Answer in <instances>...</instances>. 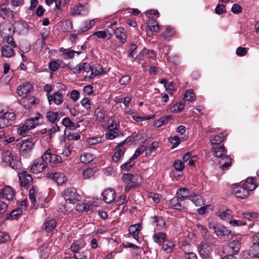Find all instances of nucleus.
Instances as JSON below:
<instances>
[{
    "label": "nucleus",
    "instance_id": "1",
    "mask_svg": "<svg viewBox=\"0 0 259 259\" xmlns=\"http://www.w3.org/2000/svg\"><path fill=\"white\" fill-rule=\"evenodd\" d=\"M32 90V85L28 82L19 85L17 87V93L19 97H22L21 99L18 100V102L20 104H23L25 108H28L29 104H37L35 98L30 95Z\"/></svg>",
    "mask_w": 259,
    "mask_h": 259
},
{
    "label": "nucleus",
    "instance_id": "2",
    "mask_svg": "<svg viewBox=\"0 0 259 259\" xmlns=\"http://www.w3.org/2000/svg\"><path fill=\"white\" fill-rule=\"evenodd\" d=\"M256 186L253 178H248L245 181L241 182L234 189V193L237 197L244 199L249 195V192L254 190Z\"/></svg>",
    "mask_w": 259,
    "mask_h": 259
},
{
    "label": "nucleus",
    "instance_id": "3",
    "mask_svg": "<svg viewBox=\"0 0 259 259\" xmlns=\"http://www.w3.org/2000/svg\"><path fill=\"white\" fill-rule=\"evenodd\" d=\"M14 33V28L10 23L3 22L0 24V35L3 37L4 41H6L12 47L16 48L17 45L15 44L13 37Z\"/></svg>",
    "mask_w": 259,
    "mask_h": 259
},
{
    "label": "nucleus",
    "instance_id": "4",
    "mask_svg": "<svg viewBox=\"0 0 259 259\" xmlns=\"http://www.w3.org/2000/svg\"><path fill=\"white\" fill-rule=\"evenodd\" d=\"M2 160L9 164V165L14 170L20 169L22 166L21 162L19 158L9 151H4L2 154Z\"/></svg>",
    "mask_w": 259,
    "mask_h": 259
},
{
    "label": "nucleus",
    "instance_id": "5",
    "mask_svg": "<svg viewBox=\"0 0 259 259\" xmlns=\"http://www.w3.org/2000/svg\"><path fill=\"white\" fill-rule=\"evenodd\" d=\"M122 181L127 185L124 187V191L128 192L131 189H136L140 186L138 182V176L137 175H133L130 173L123 174Z\"/></svg>",
    "mask_w": 259,
    "mask_h": 259
},
{
    "label": "nucleus",
    "instance_id": "6",
    "mask_svg": "<svg viewBox=\"0 0 259 259\" xmlns=\"http://www.w3.org/2000/svg\"><path fill=\"white\" fill-rule=\"evenodd\" d=\"M62 194L66 201H68L70 203H75L80 199V195L74 187H69L66 189Z\"/></svg>",
    "mask_w": 259,
    "mask_h": 259
},
{
    "label": "nucleus",
    "instance_id": "7",
    "mask_svg": "<svg viewBox=\"0 0 259 259\" xmlns=\"http://www.w3.org/2000/svg\"><path fill=\"white\" fill-rule=\"evenodd\" d=\"M16 116L14 112L6 111L0 115V129L7 127L14 123Z\"/></svg>",
    "mask_w": 259,
    "mask_h": 259
},
{
    "label": "nucleus",
    "instance_id": "8",
    "mask_svg": "<svg viewBox=\"0 0 259 259\" xmlns=\"http://www.w3.org/2000/svg\"><path fill=\"white\" fill-rule=\"evenodd\" d=\"M29 27L27 22L23 21H18L15 23L14 31L16 30L21 35H26L29 32Z\"/></svg>",
    "mask_w": 259,
    "mask_h": 259
},
{
    "label": "nucleus",
    "instance_id": "9",
    "mask_svg": "<svg viewBox=\"0 0 259 259\" xmlns=\"http://www.w3.org/2000/svg\"><path fill=\"white\" fill-rule=\"evenodd\" d=\"M19 179L21 186L26 188L30 186L32 182L31 176L25 171L19 173Z\"/></svg>",
    "mask_w": 259,
    "mask_h": 259
},
{
    "label": "nucleus",
    "instance_id": "10",
    "mask_svg": "<svg viewBox=\"0 0 259 259\" xmlns=\"http://www.w3.org/2000/svg\"><path fill=\"white\" fill-rule=\"evenodd\" d=\"M169 205L171 208L177 210L185 209L187 206L185 200L181 199L178 196L170 200Z\"/></svg>",
    "mask_w": 259,
    "mask_h": 259
},
{
    "label": "nucleus",
    "instance_id": "11",
    "mask_svg": "<svg viewBox=\"0 0 259 259\" xmlns=\"http://www.w3.org/2000/svg\"><path fill=\"white\" fill-rule=\"evenodd\" d=\"M200 255L204 258L208 256L211 251L210 244L207 242H202L198 247Z\"/></svg>",
    "mask_w": 259,
    "mask_h": 259
},
{
    "label": "nucleus",
    "instance_id": "12",
    "mask_svg": "<svg viewBox=\"0 0 259 259\" xmlns=\"http://www.w3.org/2000/svg\"><path fill=\"white\" fill-rule=\"evenodd\" d=\"M46 177L53 179L58 185L63 184L67 180L65 174L61 172L47 173Z\"/></svg>",
    "mask_w": 259,
    "mask_h": 259
},
{
    "label": "nucleus",
    "instance_id": "13",
    "mask_svg": "<svg viewBox=\"0 0 259 259\" xmlns=\"http://www.w3.org/2000/svg\"><path fill=\"white\" fill-rule=\"evenodd\" d=\"M103 200L107 203L113 202L116 197L115 191L114 189L109 188L105 190L102 194Z\"/></svg>",
    "mask_w": 259,
    "mask_h": 259
},
{
    "label": "nucleus",
    "instance_id": "14",
    "mask_svg": "<svg viewBox=\"0 0 259 259\" xmlns=\"http://www.w3.org/2000/svg\"><path fill=\"white\" fill-rule=\"evenodd\" d=\"M227 134L226 132H222L218 135L212 136L210 138V143L212 147L219 146L220 145H223L222 143L225 140V138L227 136Z\"/></svg>",
    "mask_w": 259,
    "mask_h": 259
},
{
    "label": "nucleus",
    "instance_id": "15",
    "mask_svg": "<svg viewBox=\"0 0 259 259\" xmlns=\"http://www.w3.org/2000/svg\"><path fill=\"white\" fill-rule=\"evenodd\" d=\"M85 243L83 240H79L73 242L71 245L70 249L74 253V254H82L80 250L84 248Z\"/></svg>",
    "mask_w": 259,
    "mask_h": 259
},
{
    "label": "nucleus",
    "instance_id": "16",
    "mask_svg": "<svg viewBox=\"0 0 259 259\" xmlns=\"http://www.w3.org/2000/svg\"><path fill=\"white\" fill-rule=\"evenodd\" d=\"M46 167V165L40 161V159L39 158L33 161L30 170L34 174H38L42 171Z\"/></svg>",
    "mask_w": 259,
    "mask_h": 259
},
{
    "label": "nucleus",
    "instance_id": "17",
    "mask_svg": "<svg viewBox=\"0 0 259 259\" xmlns=\"http://www.w3.org/2000/svg\"><path fill=\"white\" fill-rule=\"evenodd\" d=\"M151 223L154 229L157 230H160L165 225V222L161 217L154 216L151 218Z\"/></svg>",
    "mask_w": 259,
    "mask_h": 259
},
{
    "label": "nucleus",
    "instance_id": "18",
    "mask_svg": "<svg viewBox=\"0 0 259 259\" xmlns=\"http://www.w3.org/2000/svg\"><path fill=\"white\" fill-rule=\"evenodd\" d=\"M114 33L116 38L122 43L126 41L127 35L125 30L121 27H119L114 30Z\"/></svg>",
    "mask_w": 259,
    "mask_h": 259
},
{
    "label": "nucleus",
    "instance_id": "19",
    "mask_svg": "<svg viewBox=\"0 0 259 259\" xmlns=\"http://www.w3.org/2000/svg\"><path fill=\"white\" fill-rule=\"evenodd\" d=\"M219 165L221 169L224 170H227L232 165V159L229 155H225V156L220 158Z\"/></svg>",
    "mask_w": 259,
    "mask_h": 259
},
{
    "label": "nucleus",
    "instance_id": "20",
    "mask_svg": "<svg viewBox=\"0 0 259 259\" xmlns=\"http://www.w3.org/2000/svg\"><path fill=\"white\" fill-rule=\"evenodd\" d=\"M47 97L50 104L53 101L54 103L59 105L62 103L63 100V96L58 92L55 93L53 95L48 94Z\"/></svg>",
    "mask_w": 259,
    "mask_h": 259
},
{
    "label": "nucleus",
    "instance_id": "21",
    "mask_svg": "<svg viewBox=\"0 0 259 259\" xmlns=\"http://www.w3.org/2000/svg\"><path fill=\"white\" fill-rule=\"evenodd\" d=\"M212 151L213 155L220 158L227 155V150L225 149L224 145L212 147Z\"/></svg>",
    "mask_w": 259,
    "mask_h": 259
},
{
    "label": "nucleus",
    "instance_id": "22",
    "mask_svg": "<svg viewBox=\"0 0 259 259\" xmlns=\"http://www.w3.org/2000/svg\"><path fill=\"white\" fill-rule=\"evenodd\" d=\"M241 238H236L229 244V247L232 253L236 254L239 251L241 247Z\"/></svg>",
    "mask_w": 259,
    "mask_h": 259
},
{
    "label": "nucleus",
    "instance_id": "23",
    "mask_svg": "<svg viewBox=\"0 0 259 259\" xmlns=\"http://www.w3.org/2000/svg\"><path fill=\"white\" fill-rule=\"evenodd\" d=\"M142 226L140 224L131 225L128 228L129 233L137 240L139 237V232L142 230Z\"/></svg>",
    "mask_w": 259,
    "mask_h": 259
},
{
    "label": "nucleus",
    "instance_id": "24",
    "mask_svg": "<svg viewBox=\"0 0 259 259\" xmlns=\"http://www.w3.org/2000/svg\"><path fill=\"white\" fill-rule=\"evenodd\" d=\"M2 196L8 200L13 199L14 197V192L11 187L6 186L2 189Z\"/></svg>",
    "mask_w": 259,
    "mask_h": 259
},
{
    "label": "nucleus",
    "instance_id": "25",
    "mask_svg": "<svg viewBox=\"0 0 259 259\" xmlns=\"http://www.w3.org/2000/svg\"><path fill=\"white\" fill-rule=\"evenodd\" d=\"M0 17L4 19H10L14 18L13 11L10 9L0 6Z\"/></svg>",
    "mask_w": 259,
    "mask_h": 259
},
{
    "label": "nucleus",
    "instance_id": "26",
    "mask_svg": "<svg viewBox=\"0 0 259 259\" xmlns=\"http://www.w3.org/2000/svg\"><path fill=\"white\" fill-rule=\"evenodd\" d=\"M2 56L6 58H10L14 55V51L12 47L4 45L1 48Z\"/></svg>",
    "mask_w": 259,
    "mask_h": 259
},
{
    "label": "nucleus",
    "instance_id": "27",
    "mask_svg": "<svg viewBox=\"0 0 259 259\" xmlns=\"http://www.w3.org/2000/svg\"><path fill=\"white\" fill-rule=\"evenodd\" d=\"M87 11L85 10L84 6L82 4H79L73 7L71 11V15H85Z\"/></svg>",
    "mask_w": 259,
    "mask_h": 259
},
{
    "label": "nucleus",
    "instance_id": "28",
    "mask_svg": "<svg viewBox=\"0 0 259 259\" xmlns=\"http://www.w3.org/2000/svg\"><path fill=\"white\" fill-rule=\"evenodd\" d=\"M94 155L91 153L84 152L79 157L80 162L84 164H88L94 159Z\"/></svg>",
    "mask_w": 259,
    "mask_h": 259
},
{
    "label": "nucleus",
    "instance_id": "29",
    "mask_svg": "<svg viewBox=\"0 0 259 259\" xmlns=\"http://www.w3.org/2000/svg\"><path fill=\"white\" fill-rule=\"evenodd\" d=\"M192 194L190 193L189 189L185 187L179 189L177 192V196L184 200L187 198L190 199V196Z\"/></svg>",
    "mask_w": 259,
    "mask_h": 259
},
{
    "label": "nucleus",
    "instance_id": "30",
    "mask_svg": "<svg viewBox=\"0 0 259 259\" xmlns=\"http://www.w3.org/2000/svg\"><path fill=\"white\" fill-rule=\"evenodd\" d=\"M56 222L54 219H46L44 225L45 229L47 232L53 231L56 227Z\"/></svg>",
    "mask_w": 259,
    "mask_h": 259
},
{
    "label": "nucleus",
    "instance_id": "31",
    "mask_svg": "<svg viewBox=\"0 0 259 259\" xmlns=\"http://www.w3.org/2000/svg\"><path fill=\"white\" fill-rule=\"evenodd\" d=\"M215 233L218 236L221 237L229 235L231 231L224 226L218 225L215 228Z\"/></svg>",
    "mask_w": 259,
    "mask_h": 259
},
{
    "label": "nucleus",
    "instance_id": "32",
    "mask_svg": "<svg viewBox=\"0 0 259 259\" xmlns=\"http://www.w3.org/2000/svg\"><path fill=\"white\" fill-rule=\"evenodd\" d=\"M38 118L37 117L32 118H28L25 121L24 124H25V127H27V128L30 130L34 128L36 125H38Z\"/></svg>",
    "mask_w": 259,
    "mask_h": 259
},
{
    "label": "nucleus",
    "instance_id": "33",
    "mask_svg": "<svg viewBox=\"0 0 259 259\" xmlns=\"http://www.w3.org/2000/svg\"><path fill=\"white\" fill-rule=\"evenodd\" d=\"M218 215L222 220L230 222L233 217V212L230 209H226L225 211H219Z\"/></svg>",
    "mask_w": 259,
    "mask_h": 259
},
{
    "label": "nucleus",
    "instance_id": "34",
    "mask_svg": "<svg viewBox=\"0 0 259 259\" xmlns=\"http://www.w3.org/2000/svg\"><path fill=\"white\" fill-rule=\"evenodd\" d=\"M52 152L50 149L47 150L39 158L40 161L44 163L46 166H48V164L50 163L51 161Z\"/></svg>",
    "mask_w": 259,
    "mask_h": 259
},
{
    "label": "nucleus",
    "instance_id": "35",
    "mask_svg": "<svg viewBox=\"0 0 259 259\" xmlns=\"http://www.w3.org/2000/svg\"><path fill=\"white\" fill-rule=\"evenodd\" d=\"M103 71V67L100 65H96L94 67H92V72L89 77L90 79L93 78L97 75L102 74Z\"/></svg>",
    "mask_w": 259,
    "mask_h": 259
},
{
    "label": "nucleus",
    "instance_id": "36",
    "mask_svg": "<svg viewBox=\"0 0 259 259\" xmlns=\"http://www.w3.org/2000/svg\"><path fill=\"white\" fill-rule=\"evenodd\" d=\"M93 205L86 203L77 204L76 205V210L79 212H87L92 210Z\"/></svg>",
    "mask_w": 259,
    "mask_h": 259
},
{
    "label": "nucleus",
    "instance_id": "37",
    "mask_svg": "<svg viewBox=\"0 0 259 259\" xmlns=\"http://www.w3.org/2000/svg\"><path fill=\"white\" fill-rule=\"evenodd\" d=\"M93 35L100 38H107L108 39H111L112 37V33L108 29L96 31L93 33Z\"/></svg>",
    "mask_w": 259,
    "mask_h": 259
},
{
    "label": "nucleus",
    "instance_id": "38",
    "mask_svg": "<svg viewBox=\"0 0 259 259\" xmlns=\"http://www.w3.org/2000/svg\"><path fill=\"white\" fill-rule=\"evenodd\" d=\"M46 117L53 124L59 120V114L57 112L48 111L46 114Z\"/></svg>",
    "mask_w": 259,
    "mask_h": 259
},
{
    "label": "nucleus",
    "instance_id": "39",
    "mask_svg": "<svg viewBox=\"0 0 259 259\" xmlns=\"http://www.w3.org/2000/svg\"><path fill=\"white\" fill-rule=\"evenodd\" d=\"M166 238V234L162 232H159L157 233H155L153 237V240L157 243H163Z\"/></svg>",
    "mask_w": 259,
    "mask_h": 259
},
{
    "label": "nucleus",
    "instance_id": "40",
    "mask_svg": "<svg viewBox=\"0 0 259 259\" xmlns=\"http://www.w3.org/2000/svg\"><path fill=\"white\" fill-rule=\"evenodd\" d=\"M248 254L251 257H259V245L252 244L249 249Z\"/></svg>",
    "mask_w": 259,
    "mask_h": 259
},
{
    "label": "nucleus",
    "instance_id": "41",
    "mask_svg": "<svg viewBox=\"0 0 259 259\" xmlns=\"http://www.w3.org/2000/svg\"><path fill=\"white\" fill-rule=\"evenodd\" d=\"M124 152L125 148L124 147H121L115 151L112 156V160L115 162H117L121 157L124 155Z\"/></svg>",
    "mask_w": 259,
    "mask_h": 259
},
{
    "label": "nucleus",
    "instance_id": "42",
    "mask_svg": "<svg viewBox=\"0 0 259 259\" xmlns=\"http://www.w3.org/2000/svg\"><path fill=\"white\" fill-rule=\"evenodd\" d=\"M184 99L186 101H188L191 102H194L196 99V96L193 90L190 89L186 91L184 95Z\"/></svg>",
    "mask_w": 259,
    "mask_h": 259
},
{
    "label": "nucleus",
    "instance_id": "43",
    "mask_svg": "<svg viewBox=\"0 0 259 259\" xmlns=\"http://www.w3.org/2000/svg\"><path fill=\"white\" fill-rule=\"evenodd\" d=\"M189 199L191 200L196 206H200L202 202V197L196 194L190 195Z\"/></svg>",
    "mask_w": 259,
    "mask_h": 259
},
{
    "label": "nucleus",
    "instance_id": "44",
    "mask_svg": "<svg viewBox=\"0 0 259 259\" xmlns=\"http://www.w3.org/2000/svg\"><path fill=\"white\" fill-rule=\"evenodd\" d=\"M134 160L131 157L126 162L121 165V169L124 171L129 170L135 164V162L133 161Z\"/></svg>",
    "mask_w": 259,
    "mask_h": 259
},
{
    "label": "nucleus",
    "instance_id": "45",
    "mask_svg": "<svg viewBox=\"0 0 259 259\" xmlns=\"http://www.w3.org/2000/svg\"><path fill=\"white\" fill-rule=\"evenodd\" d=\"M22 210L21 208L13 210L11 213L8 214L7 219H11L12 220L16 219L17 217L22 214Z\"/></svg>",
    "mask_w": 259,
    "mask_h": 259
},
{
    "label": "nucleus",
    "instance_id": "46",
    "mask_svg": "<svg viewBox=\"0 0 259 259\" xmlns=\"http://www.w3.org/2000/svg\"><path fill=\"white\" fill-rule=\"evenodd\" d=\"M33 146V142L28 141H24L21 145V148L23 151H27L31 149Z\"/></svg>",
    "mask_w": 259,
    "mask_h": 259
},
{
    "label": "nucleus",
    "instance_id": "47",
    "mask_svg": "<svg viewBox=\"0 0 259 259\" xmlns=\"http://www.w3.org/2000/svg\"><path fill=\"white\" fill-rule=\"evenodd\" d=\"M168 141L172 145L171 147L172 149L177 147L181 142L180 137L177 136L169 137Z\"/></svg>",
    "mask_w": 259,
    "mask_h": 259
},
{
    "label": "nucleus",
    "instance_id": "48",
    "mask_svg": "<svg viewBox=\"0 0 259 259\" xmlns=\"http://www.w3.org/2000/svg\"><path fill=\"white\" fill-rule=\"evenodd\" d=\"M119 135L118 130H108L106 134L105 137L109 140H112Z\"/></svg>",
    "mask_w": 259,
    "mask_h": 259
},
{
    "label": "nucleus",
    "instance_id": "49",
    "mask_svg": "<svg viewBox=\"0 0 259 259\" xmlns=\"http://www.w3.org/2000/svg\"><path fill=\"white\" fill-rule=\"evenodd\" d=\"M174 245L172 242L165 240L163 242L162 248L164 251H166L167 252H170L171 251Z\"/></svg>",
    "mask_w": 259,
    "mask_h": 259
},
{
    "label": "nucleus",
    "instance_id": "50",
    "mask_svg": "<svg viewBox=\"0 0 259 259\" xmlns=\"http://www.w3.org/2000/svg\"><path fill=\"white\" fill-rule=\"evenodd\" d=\"M185 107V104L184 103L181 102L179 103H176L172 107H171V110L172 112H179L183 110Z\"/></svg>",
    "mask_w": 259,
    "mask_h": 259
},
{
    "label": "nucleus",
    "instance_id": "51",
    "mask_svg": "<svg viewBox=\"0 0 259 259\" xmlns=\"http://www.w3.org/2000/svg\"><path fill=\"white\" fill-rule=\"evenodd\" d=\"M144 151H147V148L146 146L143 145L136 149L135 153L131 157L132 159H135L141 155Z\"/></svg>",
    "mask_w": 259,
    "mask_h": 259
},
{
    "label": "nucleus",
    "instance_id": "52",
    "mask_svg": "<svg viewBox=\"0 0 259 259\" xmlns=\"http://www.w3.org/2000/svg\"><path fill=\"white\" fill-rule=\"evenodd\" d=\"M173 166L176 170L181 171L184 168L185 164L181 160L177 159L174 161Z\"/></svg>",
    "mask_w": 259,
    "mask_h": 259
},
{
    "label": "nucleus",
    "instance_id": "53",
    "mask_svg": "<svg viewBox=\"0 0 259 259\" xmlns=\"http://www.w3.org/2000/svg\"><path fill=\"white\" fill-rule=\"evenodd\" d=\"M60 131V127L57 123L53 124L52 127L48 131L50 138H51L52 136L57 132Z\"/></svg>",
    "mask_w": 259,
    "mask_h": 259
},
{
    "label": "nucleus",
    "instance_id": "54",
    "mask_svg": "<svg viewBox=\"0 0 259 259\" xmlns=\"http://www.w3.org/2000/svg\"><path fill=\"white\" fill-rule=\"evenodd\" d=\"M94 170L92 168H89L84 169L82 171V175L84 179H89L94 174Z\"/></svg>",
    "mask_w": 259,
    "mask_h": 259
},
{
    "label": "nucleus",
    "instance_id": "55",
    "mask_svg": "<svg viewBox=\"0 0 259 259\" xmlns=\"http://www.w3.org/2000/svg\"><path fill=\"white\" fill-rule=\"evenodd\" d=\"M215 12L218 15H221L226 12V7L223 4H218L215 8Z\"/></svg>",
    "mask_w": 259,
    "mask_h": 259
},
{
    "label": "nucleus",
    "instance_id": "56",
    "mask_svg": "<svg viewBox=\"0 0 259 259\" xmlns=\"http://www.w3.org/2000/svg\"><path fill=\"white\" fill-rule=\"evenodd\" d=\"M51 161L50 163L57 164L61 163L62 161V158L60 156L56 155L55 154H52L51 155Z\"/></svg>",
    "mask_w": 259,
    "mask_h": 259
},
{
    "label": "nucleus",
    "instance_id": "57",
    "mask_svg": "<svg viewBox=\"0 0 259 259\" xmlns=\"http://www.w3.org/2000/svg\"><path fill=\"white\" fill-rule=\"evenodd\" d=\"M242 10L241 7L238 4H233L231 8V11L235 14H239L241 13L242 12Z\"/></svg>",
    "mask_w": 259,
    "mask_h": 259
},
{
    "label": "nucleus",
    "instance_id": "58",
    "mask_svg": "<svg viewBox=\"0 0 259 259\" xmlns=\"http://www.w3.org/2000/svg\"><path fill=\"white\" fill-rule=\"evenodd\" d=\"M229 223L231 226L233 227L243 226L246 224V223L245 221L236 220H232V219L230 220Z\"/></svg>",
    "mask_w": 259,
    "mask_h": 259
},
{
    "label": "nucleus",
    "instance_id": "59",
    "mask_svg": "<svg viewBox=\"0 0 259 259\" xmlns=\"http://www.w3.org/2000/svg\"><path fill=\"white\" fill-rule=\"evenodd\" d=\"M62 123L65 126L68 127H72L74 126V123L68 117L64 118Z\"/></svg>",
    "mask_w": 259,
    "mask_h": 259
},
{
    "label": "nucleus",
    "instance_id": "60",
    "mask_svg": "<svg viewBox=\"0 0 259 259\" xmlns=\"http://www.w3.org/2000/svg\"><path fill=\"white\" fill-rule=\"evenodd\" d=\"M75 52L73 50H69L65 52L63 54V58L64 59H71L74 57Z\"/></svg>",
    "mask_w": 259,
    "mask_h": 259
},
{
    "label": "nucleus",
    "instance_id": "61",
    "mask_svg": "<svg viewBox=\"0 0 259 259\" xmlns=\"http://www.w3.org/2000/svg\"><path fill=\"white\" fill-rule=\"evenodd\" d=\"M247 53V49L245 48L239 47H238L236 51V54L239 56H244Z\"/></svg>",
    "mask_w": 259,
    "mask_h": 259
},
{
    "label": "nucleus",
    "instance_id": "62",
    "mask_svg": "<svg viewBox=\"0 0 259 259\" xmlns=\"http://www.w3.org/2000/svg\"><path fill=\"white\" fill-rule=\"evenodd\" d=\"M131 76L129 75H124L123 76L119 82L121 85H126L131 80Z\"/></svg>",
    "mask_w": 259,
    "mask_h": 259
},
{
    "label": "nucleus",
    "instance_id": "63",
    "mask_svg": "<svg viewBox=\"0 0 259 259\" xmlns=\"http://www.w3.org/2000/svg\"><path fill=\"white\" fill-rule=\"evenodd\" d=\"M81 105L86 109L91 108L90 100L88 98H84L81 101Z\"/></svg>",
    "mask_w": 259,
    "mask_h": 259
},
{
    "label": "nucleus",
    "instance_id": "64",
    "mask_svg": "<svg viewBox=\"0 0 259 259\" xmlns=\"http://www.w3.org/2000/svg\"><path fill=\"white\" fill-rule=\"evenodd\" d=\"M181 259H197L196 254L192 252L185 253Z\"/></svg>",
    "mask_w": 259,
    "mask_h": 259
}]
</instances>
